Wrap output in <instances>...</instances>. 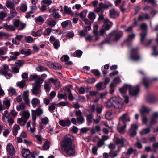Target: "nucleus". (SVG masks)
Listing matches in <instances>:
<instances>
[{"mask_svg": "<svg viewBox=\"0 0 158 158\" xmlns=\"http://www.w3.org/2000/svg\"><path fill=\"white\" fill-rule=\"evenodd\" d=\"M9 66L6 64H4L3 65V68L1 69L0 70V73L2 75L6 74L9 71Z\"/></svg>", "mask_w": 158, "mask_h": 158, "instance_id": "nucleus-20", "label": "nucleus"}, {"mask_svg": "<svg viewBox=\"0 0 158 158\" xmlns=\"http://www.w3.org/2000/svg\"><path fill=\"white\" fill-rule=\"evenodd\" d=\"M47 22L48 25L51 27L54 26L56 23L55 20L51 19H48Z\"/></svg>", "mask_w": 158, "mask_h": 158, "instance_id": "nucleus-32", "label": "nucleus"}, {"mask_svg": "<svg viewBox=\"0 0 158 158\" xmlns=\"http://www.w3.org/2000/svg\"><path fill=\"white\" fill-rule=\"evenodd\" d=\"M77 123L79 124H81L85 122V119L83 116L77 118Z\"/></svg>", "mask_w": 158, "mask_h": 158, "instance_id": "nucleus-41", "label": "nucleus"}, {"mask_svg": "<svg viewBox=\"0 0 158 158\" xmlns=\"http://www.w3.org/2000/svg\"><path fill=\"white\" fill-rule=\"evenodd\" d=\"M10 115L8 110L5 111L2 114V119L3 121L6 123L7 119L9 118Z\"/></svg>", "mask_w": 158, "mask_h": 158, "instance_id": "nucleus-24", "label": "nucleus"}, {"mask_svg": "<svg viewBox=\"0 0 158 158\" xmlns=\"http://www.w3.org/2000/svg\"><path fill=\"white\" fill-rule=\"evenodd\" d=\"M138 129V126L137 124H132L131 125V127L130 129V131H135Z\"/></svg>", "mask_w": 158, "mask_h": 158, "instance_id": "nucleus-57", "label": "nucleus"}, {"mask_svg": "<svg viewBox=\"0 0 158 158\" xmlns=\"http://www.w3.org/2000/svg\"><path fill=\"white\" fill-rule=\"evenodd\" d=\"M123 35V32L121 31H118L116 32L115 36L116 40L120 38Z\"/></svg>", "mask_w": 158, "mask_h": 158, "instance_id": "nucleus-46", "label": "nucleus"}, {"mask_svg": "<svg viewBox=\"0 0 158 158\" xmlns=\"http://www.w3.org/2000/svg\"><path fill=\"white\" fill-rule=\"evenodd\" d=\"M158 80L157 77H154L152 79H149L147 77H144L143 79V83L145 87L148 88L152 84V83L155 81Z\"/></svg>", "mask_w": 158, "mask_h": 158, "instance_id": "nucleus-4", "label": "nucleus"}, {"mask_svg": "<svg viewBox=\"0 0 158 158\" xmlns=\"http://www.w3.org/2000/svg\"><path fill=\"white\" fill-rule=\"evenodd\" d=\"M35 137L39 142L41 143L42 142L43 139L42 137V136L40 135H36L35 136Z\"/></svg>", "mask_w": 158, "mask_h": 158, "instance_id": "nucleus-61", "label": "nucleus"}, {"mask_svg": "<svg viewBox=\"0 0 158 158\" xmlns=\"http://www.w3.org/2000/svg\"><path fill=\"white\" fill-rule=\"evenodd\" d=\"M127 121H130V118L129 115L127 113H125L123 114L122 116L119 118V123L120 124L126 123Z\"/></svg>", "mask_w": 158, "mask_h": 158, "instance_id": "nucleus-7", "label": "nucleus"}, {"mask_svg": "<svg viewBox=\"0 0 158 158\" xmlns=\"http://www.w3.org/2000/svg\"><path fill=\"white\" fill-rule=\"evenodd\" d=\"M110 16L112 18H117L118 15V14L117 12L114 9H112L110 10Z\"/></svg>", "mask_w": 158, "mask_h": 158, "instance_id": "nucleus-23", "label": "nucleus"}, {"mask_svg": "<svg viewBox=\"0 0 158 158\" xmlns=\"http://www.w3.org/2000/svg\"><path fill=\"white\" fill-rule=\"evenodd\" d=\"M93 32L94 35L97 37H98V32L97 31L98 26L97 25H95L94 26Z\"/></svg>", "mask_w": 158, "mask_h": 158, "instance_id": "nucleus-52", "label": "nucleus"}, {"mask_svg": "<svg viewBox=\"0 0 158 158\" xmlns=\"http://www.w3.org/2000/svg\"><path fill=\"white\" fill-rule=\"evenodd\" d=\"M20 114H21L22 117L24 118L26 120H27L30 116V113L28 110H24L20 113Z\"/></svg>", "mask_w": 158, "mask_h": 158, "instance_id": "nucleus-17", "label": "nucleus"}, {"mask_svg": "<svg viewBox=\"0 0 158 158\" xmlns=\"http://www.w3.org/2000/svg\"><path fill=\"white\" fill-rule=\"evenodd\" d=\"M3 104L7 108H8L10 105V99L6 98L2 101Z\"/></svg>", "mask_w": 158, "mask_h": 158, "instance_id": "nucleus-27", "label": "nucleus"}, {"mask_svg": "<svg viewBox=\"0 0 158 158\" xmlns=\"http://www.w3.org/2000/svg\"><path fill=\"white\" fill-rule=\"evenodd\" d=\"M59 10L58 9H53V15L55 19L59 18L61 17L60 15H59L57 11Z\"/></svg>", "mask_w": 158, "mask_h": 158, "instance_id": "nucleus-35", "label": "nucleus"}, {"mask_svg": "<svg viewBox=\"0 0 158 158\" xmlns=\"http://www.w3.org/2000/svg\"><path fill=\"white\" fill-rule=\"evenodd\" d=\"M52 87V85H51V83L49 82H44V87L46 93H48L50 91Z\"/></svg>", "mask_w": 158, "mask_h": 158, "instance_id": "nucleus-14", "label": "nucleus"}, {"mask_svg": "<svg viewBox=\"0 0 158 158\" xmlns=\"http://www.w3.org/2000/svg\"><path fill=\"white\" fill-rule=\"evenodd\" d=\"M109 155L112 158H114L117 156L118 154L116 151H110L109 152Z\"/></svg>", "mask_w": 158, "mask_h": 158, "instance_id": "nucleus-51", "label": "nucleus"}, {"mask_svg": "<svg viewBox=\"0 0 158 158\" xmlns=\"http://www.w3.org/2000/svg\"><path fill=\"white\" fill-rule=\"evenodd\" d=\"M70 23V21L69 20L64 21L62 23L61 25L63 28H66Z\"/></svg>", "mask_w": 158, "mask_h": 158, "instance_id": "nucleus-64", "label": "nucleus"}, {"mask_svg": "<svg viewBox=\"0 0 158 158\" xmlns=\"http://www.w3.org/2000/svg\"><path fill=\"white\" fill-rule=\"evenodd\" d=\"M137 51L138 49L136 48L132 49V54L130 57V60L133 61H138L139 60L140 57L139 56L137 55Z\"/></svg>", "mask_w": 158, "mask_h": 158, "instance_id": "nucleus-6", "label": "nucleus"}, {"mask_svg": "<svg viewBox=\"0 0 158 158\" xmlns=\"http://www.w3.org/2000/svg\"><path fill=\"white\" fill-rule=\"evenodd\" d=\"M4 27L5 28L7 29V30L14 31L15 29L14 26L13 25H8L7 24H5Z\"/></svg>", "mask_w": 158, "mask_h": 158, "instance_id": "nucleus-50", "label": "nucleus"}, {"mask_svg": "<svg viewBox=\"0 0 158 158\" xmlns=\"http://www.w3.org/2000/svg\"><path fill=\"white\" fill-rule=\"evenodd\" d=\"M40 86L39 85H35L32 90V94L35 95H38Z\"/></svg>", "mask_w": 158, "mask_h": 158, "instance_id": "nucleus-22", "label": "nucleus"}, {"mask_svg": "<svg viewBox=\"0 0 158 158\" xmlns=\"http://www.w3.org/2000/svg\"><path fill=\"white\" fill-rule=\"evenodd\" d=\"M101 127L98 125H96L94 127L92 128V132L94 133L96 132H98L101 131Z\"/></svg>", "mask_w": 158, "mask_h": 158, "instance_id": "nucleus-45", "label": "nucleus"}, {"mask_svg": "<svg viewBox=\"0 0 158 158\" xmlns=\"http://www.w3.org/2000/svg\"><path fill=\"white\" fill-rule=\"evenodd\" d=\"M25 81L22 80L21 81L18 82L17 84L21 88H23L25 85Z\"/></svg>", "mask_w": 158, "mask_h": 158, "instance_id": "nucleus-44", "label": "nucleus"}, {"mask_svg": "<svg viewBox=\"0 0 158 158\" xmlns=\"http://www.w3.org/2000/svg\"><path fill=\"white\" fill-rule=\"evenodd\" d=\"M20 11L23 12H25L27 9V3L25 1L22 2L19 6Z\"/></svg>", "mask_w": 158, "mask_h": 158, "instance_id": "nucleus-18", "label": "nucleus"}, {"mask_svg": "<svg viewBox=\"0 0 158 158\" xmlns=\"http://www.w3.org/2000/svg\"><path fill=\"white\" fill-rule=\"evenodd\" d=\"M64 12L67 14H70L72 12L71 8L70 7H69L66 6H64Z\"/></svg>", "mask_w": 158, "mask_h": 158, "instance_id": "nucleus-40", "label": "nucleus"}, {"mask_svg": "<svg viewBox=\"0 0 158 158\" xmlns=\"http://www.w3.org/2000/svg\"><path fill=\"white\" fill-rule=\"evenodd\" d=\"M58 123L60 126L63 127H69L71 124L70 121L69 119L60 120Z\"/></svg>", "mask_w": 158, "mask_h": 158, "instance_id": "nucleus-10", "label": "nucleus"}, {"mask_svg": "<svg viewBox=\"0 0 158 158\" xmlns=\"http://www.w3.org/2000/svg\"><path fill=\"white\" fill-rule=\"evenodd\" d=\"M126 127V123L122 124L118 123L117 129L118 132L121 134L124 133L125 132V129Z\"/></svg>", "mask_w": 158, "mask_h": 158, "instance_id": "nucleus-11", "label": "nucleus"}, {"mask_svg": "<svg viewBox=\"0 0 158 158\" xmlns=\"http://www.w3.org/2000/svg\"><path fill=\"white\" fill-rule=\"evenodd\" d=\"M140 43L145 46H147L152 43V40H140Z\"/></svg>", "mask_w": 158, "mask_h": 158, "instance_id": "nucleus-42", "label": "nucleus"}, {"mask_svg": "<svg viewBox=\"0 0 158 158\" xmlns=\"http://www.w3.org/2000/svg\"><path fill=\"white\" fill-rule=\"evenodd\" d=\"M42 33V31L41 30H38L36 32L34 31L32 32L31 34L33 36L36 37L40 36Z\"/></svg>", "mask_w": 158, "mask_h": 158, "instance_id": "nucleus-38", "label": "nucleus"}, {"mask_svg": "<svg viewBox=\"0 0 158 158\" xmlns=\"http://www.w3.org/2000/svg\"><path fill=\"white\" fill-rule=\"evenodd\" d=\"M6 6L9 9L14 10L15 8V5L11 1L8 0L6 3Z\"/></svg>", "mask_w": 158, "mask_h": 158, "instance_id": "nucleus-16", "label": "nucleus"}, {"mask_svg": "<svg viewBox=\"0 0 158 158\" xmlns=\"http://www.w3.org/2000/svg\"><path fill=\"white\" fill-rule=\"evenodd\" d=\"M20 128V127L18 125L15 124L13 126L12 128V132L14 136H16L18 134V130Z\"/></svg>", "mask_w": 158, "mask_h": 158, "instance_id": "nucleus-25", "label": "nucleus"}, {"mask_svg": "<svg viewBox=\"0 0 158 158\" xmlns=\"http://www.w3.org/2000/svg\"><path fill=\"white\" fill-rule=\"evenodd\" d=\"M32 53V52L30 49L22 50L20 54H24L25 56H27Z\"/></svg>", "mask_w": 158, "mask_h": 158, "instance_id": "nucleus-28", "label": "nucleus"}, {"mask_svg": "<svg viewBox=\"0 0 158 158\" xmlns=\"http://www.w3.org/2000/svg\"><path fill=\"white\" fill-rule=\"evenodd\" d=\"M114 104L113 103L112 101H110V98L106 104V106L107 108H109L111 107H114Z\"/></svg>", "mask_w": 158, "mask_h": 158, "instance_id": "nucleus-48", "label": "nucleus"}, {"mask_svg": "<svg viewBox=\"0 0 158 158\" xmlns=\"http://www.w3.org/2000/svg\"><path fill=\"white\" fill-rule=\"evenodd\" d=\"M54 40H51L52 41L51 42L53 43L54 48L55 49H57L60 46L59 42L58 40H56L53 43L52 41Z\"/></svg>", "mask_w": 158, "mask_h": 158, "instance_id": "nucleus-47", "label": "nucleus"}, {"mask_svg": "<svg viewBox=\"0 0 158 158\" xmlns=\"http://www.w3.org/2000/svg\"><path fill=\"white\" fill-rule=\"evenodd\" d=\"M31 103L33 107L35 108L38 105L40 104V102L39 99L37 98H33L31 100Z\"/></svg>", "mask_w": 158, "mask_h": 158, "instance_id": "nucleus-26", "label": "nucleus"}, {"mask_svg": "<svg viewBox=\"0 0 158 158\" xmlns=\"http://www.w3.org/2000/svg\"><path fill=\"white\" fill-rule=\"evenodd\" d=\"M127 89L129 90L130 94L132 96L136 95L138 94L139 91V85L132 86L130 85L126 84L124 85L123 87L119 89V92L122 94L124 99V102L126 103H127L129 102L128 97L125 94Z\"/></svg>", "mask_w": 158, "mask_h": 158, "instance_id": "nucleus-2", "label": "nucleus"}, {"mask_svg": "<svg viewBox=\"0 0 158 158\" xmlns=\"http://www.w3.org/2000/svg\"><path fill=\"white\" fill-rule=\"evenodd\" d=\"M94 117L93 114H89L87 115V120L88 122L91 123L92 122V119Z\"/></svg>", "mask_w": 158, "mask_h": 158, "instance_id": "nucleus-53", "label": "nucleus"}, {"mask_svg": "<svg viewBox=\"0 0 158 158\" xmlns=\"http://www.w3.org/2000/svg\"><path fill=\"white\" fill-rule=\"evenodd\" d=\"M112 4L109 3L108 5L104 4L102 3H100L99 5V7L100 9H107L109 7L112 6Z\"/></svg>", "mask_w": 158, "mask_h": 158, "instance_id": "nucleus-33", "label": "nucleus"}, {"mask_svg": "<svg viewBox=\"0 0 158 158\" xmlns=\"http://www.w3.org/2000/svg\"><path fill=\"white\" fill-rule=\"evenodd\" d=\"M26 121L27 120H26L22 117L21 118H18L17 120V123L21 125L22 124V122L25 123Z\"/></svg>", "mask_w": 158, "mask_h": 158, "instance_id": "nucleus-59", "label": "nucleus"}, {"mask_svg": "<svg viewBox=\"0 0 158 158\" xmlns=\"http://www.w3.org/2000/svg\"><path fill=\"white\" fill-rule=\"evenodd\" d=\"M6 150L7 152L10 156L14 155L15 154V151L12 144L9 143L6 146Z\"/></svg>", "mask_w": 158, "mask_h": 158, "instance_id": "nucleus-9", "label": "nucleus"}, {"mask_svg": "<svg viewBox=\"0 0 158 158\" xmlns=\"http://www.w3.org/2000/svg\"><path fill=\"white\" fill-rule=\"evenodd\" d=\"M22 155L24 158H35L34 153H31L27 149H23L22 151Z\"/></svg>", "mask_w": 158, "mask_h": 158, "instance_id": "nucleus-5", "label": "nucleus"}, {"mask_svg": "<svg viewBox=\"0 0 158 158\" xmlns=\"http://www.w3.org/2000/svg\"><path fill=\"white\" fill-rule=\"evenodd\" d=\"M113 117V115L111 111H107L105 114V118L108 120H111Z\"/></svg>", "mask_w": 158, "mask_h": 158, "instance_id": "nucleus-30", "label": "nucleus"}, {"mask_svg": "<svg viewBox=\"0 0 158 158\" xmlns=\"http://www.w3.org/2000/svg\"><path fill=\"white\" fill-rule=\"evenodd\" d=\"M105 23H107L105 27V29L106 30H109L110 27L113 25V23L112 22H110L109 20L107 19H105L104 20Z\"/></svg>", "mask_w": 158, "mask_h": 158, "instance_id": "nucleus-29", "label": "nucleus"}, {"mask_svg": "<svg viewBox=\"0 0 158 158\" xmlns=\"http://www.w3.org/2000/svg\"><path fill=\"white\" fill-rule=\"evenodd\" d=\"M74 35V33L73 31H71L67 33L65 35V36L68 38H71L73 37Z\"/></svg>", "mask_w": 158, "mask_h": 158, "instance_id": "nucleus-49", "label": "nucleus"}, {"mask_svg": "<svg viewBox=\"0 0 158 158\" xmlns=\"http://www.w3.org/2000/svg\"><path fill=\"white\" fill-rule=\"evenodd\" d=\"M102 118V117L98 114H97L95 118L93 119L94 124H98L99 123Z\"/></svg>", "mask_w": 158, "mask_h": 158, "instance_id": "nucleus-36", "label": "nucleus"}, {"mask_svg": "<svg viewBox=\"0 0 158 158\" xmlns=\"http://www.w3.org/2000/svg\"><path fill=\"white\" fill-rule=\"evenodd\" d=\"M98 147L97 146H93L91 149L92 153L95 155H97L98 154L97 150Z\"/></svg>", "mask_w": 158, "mask_h": 158, "instance_id": "nucleus-43", "label": "nucleus"}, {"mask_svg": "<svg viewBox=\"0 0 158 158\" xmlns=\"http://www.w3.org/2000/svg\"><path fill=\"white\" fill-rule=\"evenodd\" d=\"M69 57L66 55H63L61 58V60L62 61L65 62V64L68 65H71L73 64L72 62L71 61H68Z\"/></svg>", "mask_w": 158, "mask_h": 158, "instance_id": "nucleus-12", "label": "nucleus"}, {"mask_svg": "<svg viewBox=\"0 0 158 158\" xmlns=\"http://www.w3.org/2000/svg\"><path fill=\"white\" fill-rule=\"evenodd\" d=\"M73 140V136L67 135L64 137L61 143L62 150L68 156H74L75 154V145L72 143Z\"/></svg>", "mask_w": 158, "mask_h": 158, "instance_id": "nucleus-1", "label": "nucleus"}, {"mask_svg": "<svg viewBox=\"0 0 158 158\" xmlns=\"http://www.w3.org/2000/svg\"><path fill=\"white\" fill-rule=\"evenodd\" d=\"M139 110L141 114L143 115L145 113H148L150 111V110L147 107L144 106H142Z\"/></svg>", "mask_w": 158, "mask_h": 158, "instance_id": "nucleus-21", "label": "nucleus"}, {"mask_svg": "<svg viewBox=\"0 0 158 158\" xmlns=\"http://www.w3.org/2000/svg\"><path fill=\"white\" fill-rule=\"evenodd\" d=\"M31 112L32 114H34L38 116L41 115L43 114V110L42 109L38 107L35 110H31Z\"/></svg>", "mask_w": 158, "mask_h": 158, "instance_id": "nucleus-19", "label": "nucleus"}, {"mask_svg": "<svg viewBox=\"0 0 158 158\" xmlns=\"http://www.w3.org/2000/svg\"><path fill=\"white\" fill-rule=\"evenodd\" d=\"M50 146L49 144V141L48 140L45 141L42 147V149L43 150H46L48 149L49 148Z\"/></svg>", "mask_w": 158, "mask_h": 158, "instance_id": "nucleus-39", "label": "nucleus"}, {"mask_svg": "<svg viewBox=\"0 0 158 158\" xmlns=\"http://www.w3.org/2000/svg\"><path fill=\"white\" fill-rule=\"evenodd\" d=\"M11 54L13 55V56H10V58L8 59V61H10L12 60H15L18 56L20 54V53L17 52H12Z\"/></svg>", "mask_w": 158, "mask_h": 158, "instance_id": "nucleus-15", "label": "nucleus"}, {"mask_svg": "<svg viewBox=\"0 0 158 158\" xmlns=\"http://www.w3.org/2000/svg\"><path fill=\"white\" fill-rule=\"evenodd\" d=\"M58 97L60 99H66V94L65 93L63 94H62L59 93L58 95Z\"/></svg>", "mask_w": 158, "mask_h": 158, "instance_id": "nucleus-58", "label": "nucleus"}, {"mask_svg": "<svg viewBox=\"0 0 158 158\" xmlns=\"http://www.w3.org/2000/svg\"><path fill=\"white\" fill-rule=\"evenodd\" d=\"M36 70L38 71H43L47 70V69L44 68L41 66H38L36 68Z\"/></svg>", "mask_w": 158, "mask_h": 158, "instance_id": "nucleus-62", "label": "nucleus"}, {"mask_svg": "<svg viewBox=\"0 0 158 158\" xmlns=\"http://www.w3.org/2000/svg\"><path fill=\"white\" fill-rule=\"evenodd\" d=\"M113 141L119 147H123L124 146V141L125 142V140L121 138L115 137Z\"/></svg>", "mask_w": 158, "mask_h": 158, "instance_id": "nucleus-8", "label": "nucleus"}, {"mask_svg": "<svg viewBox=\"0 0 158 158\" xmlns=\"http://www.w3.org/2000/svg\"><path fill=\"white\" fill-rule=\"evenodd\" d=\"M158 119V112L154 113L152 115L150 123L152 125L156 123Z\"/></svg>", "mask_w": 158, "mask_h": 158, "instance_id": "nucleus-13", "label": "nucleus"}, {"mask_svg": "<svg viewBox=\"0 0 158 158\" xmlns=\"http://www.w3.org/2000/svg\"><path fill=\"white\" fill-rule=\"evenodd\" d=\"M82 53L83 52L81 51L77 50L74 53L76 55L77 57H80L82 55Z\"/></svg>", "mask_w": 158, "mask_h": 158, "instance_id": "nucleus-63", "label": "nucleus"}, {"mask_svg": "<svg viewBox=\"0 0 158 158\" xmlns=\"http://www.w3.org/2000/svg\"><path fill=\"white\" fill-rule=\"evenodd\" d=\"M110 101H112L114 104V107L116 109H121L122 108L123 103L120 98L114 97L110 98Z\"/></svg>", "mask_w": 158, "mask_h": 158, "instance_id": "nucleus-3", "label": "nucleus"}, {"mask_svg": "<svg viewBox=\"0 0 158 158\" xmlns=\"http://www.w3.org/2000/svg\"><path fill=\"white\" fill-rule=\"evenodd\" d=\"M35 21L37 22H39L41 23H43L44 22V20L41 16H39L36 18Z\"/></svg>", "mask_w": 158, "mask_h": 158, "instance_id": "nucleus-60", "label": "nucleus"}, {"mask_svg": "<svg viewBox=\"0 0 158 158\" xmlns=\"http://www.w3.org/2000/svg\"><path fill=\"white\" fill-rule=\"evenodd\" d=\"M25 108V105L23 103H20L19 105L17 106L16 108L18 111H20L21 110H23Z\"/></svg>", "mask_w": 158, "mask_h": 158, "instance_id": "nucleus-31", "label": "nucleus"}, {"mask_svg": "<svg viewBox=\"0 0 158 158\" xmlns=\"http://www.w3.org/2000/svg\"><path fill=\"white\" fill-rule=\"evenodd\" d=\"M88 17L90 20L93 21L95 19L96 16L94 12H90L89 14Z\"/></svg>", "mask_w": 158, "mask_h": 158, "instance_id": "nucleus-37", "label": "nucleus"}, {"mask_svg": "<svg viewBox=\"0 0 158 158\" xmlns=\"http://www.w3.org/2000/svg\"><path fill=\"white\" fill-rule=\"evenodd\" d=\"M56 108L54 104H52L49 106L48 110L51 113H52Z\"/></svg>", "mask_w": 158, "mask_h": 158, "instance_id": "nucleus-56", "label": "nucleus"}, {"mask_svg": "<svg viewBox=\"0 0 158 158\" xmlns=\"http://www.w3.org/2000/svg\"><path fill=\"white\" fill-rule=\"evenodd\" d=\"M43 81L44 80L43 79L39 77L35 82V85H39V86H40V85L43 83Z\"/></svg>", "mask_w": 158, "mask_h": 158, "instance_id": "nucleus-54", "label": "nucleus"}, {"mask_svg": "<svg viewBox=\"0 0 158 158\" xmlns=\"http://www.w3.org/2000/svg\"><path fill=\"white\" fill-rule=\"evenodd\" d=\"M52 29L51 28H47L45 29L43 32L44 35H48L51 32Z\"/></svg>", "mask_w": 158, "mask_h": 158, "instance_id": "nucleus-55", "label": "nucleus"}, {"mask_svg": "<svg viewBox=\"0 0 158 158\" xmlns=\"http://www.w3.org/2000/svg\"><path fill=\"white\" fill-rule=\"evenodd\" d=\"M150 131V128L147 127L143 129L140 132V134L141 135L147 134L149 133Z\"/></svg>", "mask_w": 158, "mask_h": 158, "instance_id": "nucleus-34", "label": "nucleus"}]
</instances>
